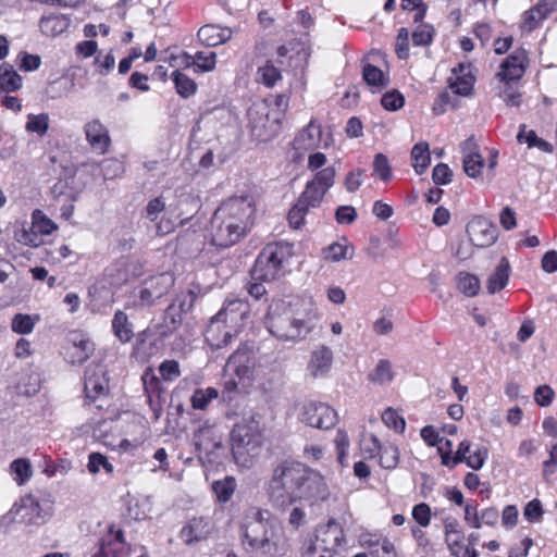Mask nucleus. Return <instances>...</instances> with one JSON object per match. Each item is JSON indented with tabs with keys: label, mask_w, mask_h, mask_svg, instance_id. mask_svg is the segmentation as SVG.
<instances>
[{
	"label": "nucleus",
	"mask_w": 557,
	"mask_h": 557,
	"mask_svg": "<svg viewBox=\"0 0 557 557\" xmlns=\"http://www.w3.org/2000/svg\"><path fill=\"white\" fill-rule=\"evenodd\" d=\"M265 491L270 504L282 510L298 500H325L330 496L324 478L293 459L282 460L273 467Z\"/></svg>",
	"instance_id": "1"
},
{
	"label": "nucleus",
	"mask_w": 557,
	"mask_h": 557,
	"mask_svg": "<svg viewBox=\"0 0 557 557\" xmlns=\"http://www.w3.org/2000/svg\"><path fill=\"white\" fill-rule=\"evenodd\" d=\"M244 549L263 557H283L289 549V542L282 522L268 509L249 506L239 521Z\"/></svg>",
	"instance_id": "2"
},
{
	"label": "nucleus",
	"mask_w": 557,
	"mask_h": 557,
	"mask_svg": "<svg viewBox=\"0 0 557 557\" xmlns=\"http://www.w3.org/2000/svg\"><path fill=\"white\" fill-rule=\"evenodd\" d=\"M313 314L301 300L281 301L270 307L267 327L277 339L298 342L313 329Z\"/></svg>",
	"instance_id": "3"
},
{
	"label": "nucleus",
	"mask_w": 557,
	"mask_h": 557,
	"mask_svg": "<svg viewBox=\"0 0 557 557\" xmlns=\"http://www.w3.org/2000/svg\"><path fill=\"white\" fill-rule=\"evenodd\" d=\"M245 313V305L240 300H234L210 319L205 337L212 350L226 347L233 342L239 332Z\"/></svg>",
	"instance_id": "4"
},
{
	"label": "nucleus",
	"mask_w": 557,
	"mask_h": 557,
	"mask_svg": "<svg viewBox=\"0 0 557 557\" xmlns=\"http://www.w3.org/2000/svg\"><path fill=\"white\" fill-rule=\"evenodd\" d=\"M290 259V247L284 243L268 244L258 255L250 271L255 281H276L285 275Z\"/></svg>",
	"instance_id": "5"
},
{
	"label": "nucleus",
	"mask_w": 557,
	"mask_h": 557,
	"mask_svg": "<svg viewBox=\"0 0 557 557\" xmlns=\"http://www.w3.org/2000/svg\"><path fill=\"white\" fill-rule=\"evenodd\" d=\"M263 441L264 436L260 424L253 418L235 424L231 432L232 453L235 461L244 467H249L252 458L258 455V449Z\"/></svg>",
	"instance_id": "6"
},
{
	"label": "nucleus",
	"mask_w": 557,
	"mask_h": 557,
	"mask_svg": "<svg viewBox=\"0 0 557 557\" xmlns=\"http://www.w3.org/2000/svg\"><path fill=\"white\" fill-rule=\"evenodd\" d=\"M345 542L344 530L335 520L317 527L313 537L304 543V557H333Z\"/></svg>",
	"instance_id": "7"
},
{
	"label": "nucleus",
	"mask_w": 557,
	"mask_h": 557,
	"mask_svg": "<svg viewBox=\"0 0 557 557\" xmlns=\"http://www.w3.org/2000/svg\"><path fill=\"white\" fill-rule=\"evenodd\" d=\"M214 212L247 236L253 225L255 200L248 195L232 197L225 200Z\"/></svg>",
	"instance_id": "8"
},
{
	"label": "nucleus",
	"mask_w": 557,
	"mask_h": 557,
	"mask_svg": "<svg viewBox=\"0 0 557 557\" xmlns=\"http://www.w3.org/2000/svg\"><path fill=\"white\" fill-rule=\"evenodd\" d=\"M247 117L249 129L256 139L268 141L274 136L278 117H270L267 100L255 101L247 110Z\"/></svg>",
	"instance_id": "9"
},
{
	"label": "nucleus",
	"mask_w": 557,
	"mask_h": 557,
	"mask_svg": "<svg viewBox=\"0 0 557 557\" xmlns=\"http://www.w3.org/2000/svg\"><path fill=\"white\" fill-rule=\"evenodd\" d=\"M9 516L14 522L39 525L46 522L49 513L35 496L26 495L13 505Z\"/></svg>",
	"instance_id": "10"
},
{
	"label": "nucleus",
	"mask_w": 557,
	"mask_h": 557,
	"mask_svg": "<svg viewBox=\"0 0 557 557\" xmlns=\"http://www.w3.org/2000/svg\"><path fill=\"white\" fill-rule=\"evenodd\" d=\"M256 367L253 344L242 343L228 357L225 371L235 374L239 380H251Z\"/></svg>",
	"instance_id": "11"
},
{
	"label": "nucleus",
	"mask_w": 557,
	"mask_h": 557,
	"mask_svg": "<svg viewBox=\"0 0 557 557\" xmlns=\"http://www.w3.org/2000/svg\"><path fill=\"white\" fill-rule=\"evenodd\" d=\"M95 351V344L87 333L71 331L66 336L65 359L71 364H82L89 359Z\"/></svg>",
	"instance_id": "12"
},
{
	"label": "nucleus",
	"mask_w": 557,
	"mask_h": 557,
	"mask_svg": "<svg viewBox=\"0 0 557 557\" xmlns=\"http://www.w3.org/2000/svg\"><path fill=\"white\" fill-rule=\"evenodd\" d=\"M174 276L170 273H161L144 281L138 289L139 305L143 307L152 306L163 297L174 285Z\"/></svg>",
	"instance_id": "13"
},
{
	"label": "nucleus",
	"mask_w": 557,
	"mask_h": 557,
	"mask_svg": "<svg viewBox=\"0 0 557 557\" xmlns=\"http://www.w3.org/2000/svg\"><path fill=\"white\" fill-rule=\"evenodd\" d=\"M246 235L240 233L226 220L213 213L210 221V243L221 249L230 248L240 242Z\"/></svg>",
	"instance_id": "14"
},
{
	"label": "nucleus",
	"mask_w": 557,
	"mask_h": 557,
	"mask_svg": "<svg viewBox=\"0 0 557 557\" xmlns=\"http://www.w3.org/2000/svg\"><path fill=\"white\" fill-rule=\"evenodd\" d=\"M301 420L309 426L329 430L335 425L337 414L324 403L309 401L302 408Z\"/></svg>",
	"instance_id": "15"
},
{
	"label": "nucleus",
	"mask_w": 557,
	"mask_h": 557,
	"mask_svg": "<svg viewBox=\"0 0 557 557\" xmlns=\"http://www.w3.org/2000/svg\"><path fill=\"white\" fill-rule=\"evenodd\" d=\"M467 234L475 247H488L497 238L496 226L483 216H475L467 225Z\"/></svg>",
	"instance_id": "16"
},
{
	"label": "nucleus",
	"mask_w": 557,
	"mask_h": 557,
	"mask_svg": "<svg viewBox=\"0 0 557 557\" xmlns=\"http://www.w3.org/2000/svg\"><path fill=\"white\" fill-rule=\"evenodd\" d=\"M213 524L209 518L195 517L181 530L180 537L186 545L207 540L212 533Z\"/></svg>",
	"instance_id": "17"
},
{
	"label": "nucleus",
	"mask_w": 557,
	"mask_h": 557,
	"mask_svg": "<svg viewBox=\"0 0 557 557\" xmlns=\"http://www.w3.org/2000/svg\"><path fill=\"white\" fill-rule=\"evenodd\" d=\"M527 60L525 50L517 49L503 61L497 76L505 82L519 79L524 74Z\"/></svg>",
	"instance_id": "18"
},
{
	"label": "nucleus",
	"mask_w": 557,
	"mask_h": 557,
	"mask_svg": "<svg viewBox=\"0 0 557 557\" xmlns=\"http://www.w3.org/2000/svg\"><path fill=\"white\" fill-rule=\"evenodd\" d=\"M184 302L176 306L171 304L164 311L162 322L154 325V332L160 337H168L173 334L182 324V313L186 311Z\"/></svg>",
	"instance_id": "19"
},
{
	"label": "nucleus",
	"mask_w": 557,
	"mask_h": 557,
	"mask_svg": "<svg viewBox=\"0 0 557 557\" xmlns=\"http://www.w3.org/2000/svg\"><path fill=\"white\" fill-rule=\"evenodd\" d=\"M333 363V351L325 345L315 348L308 363V371L314 379L325 376Z\"/></svg>",
	"instance_id": "20"
},
{
	"label": "nucleus",
	"mask_w": 557,
	"mask_h": 557,
	"mask_svg": "<svg viewBox=\"0 0 557 557\" xmlns=\"http://www.w3.org/2000/svg\"><path fill=\"white\" fill-rule=\"evenodd\" d=\"M129 548L121 530L102 540L99 550L92 557H128Z\"/></svg>",
	"instance_id": "21"
},
{
	"label": "nucleus",
	"mask_w": 557,
	"mask_h": 557,
	"mask_svg": "<svg viewBox=\"0 0 557 557\" xmlns=\"http://www.w3.org/2000/svg\"><path fill=\"white\" fill-rule=\"evenodd\" d=\"M84 391L86 397L91 400L107 393L108 381L102 367L96 366L86 370Z\"/></svg>",
	"instance_id": "22"
},
{
	"label": "nucleus",
	"mask_w": 557,
	"mask_h": 557,
	"mask_svg": "<svg viewBox=\"0 0 557 557\" xmlns=\"http://www.w3.org/2000/svg\"><path fill=\"white\" fill-rule=\"evenodd\" d=\"M85 135L91 148L103 154L110 145V137L107 127L99 121L94 120L85 125Z\"/></svg>",
	"instance_id": "23"
},
{
	"label": "nucleus",
	"mask_w": 557,
	"mask_h": 557,
	"mask_svg": "<svg viewBox=\"0 0 557 557\" xmlns=\"http://www.w3.org/2000/svg\"><path fill=\"white\" fill-rule=\"evenodd\" d=\"M322 129L314 120L302 128L294 138L293 146L295 150H311L319 146L321 141Z\"/></svg>",
	"instance_id": "24"
},
{
	"label": "nucleus",
	"mask_w": 557,
	"mask_h": 557,
	"mask_svg": "<svg viewBox=\"0 0 557 557\" xmlns=\"http://www.w3.org/2000/svg\"><path fill=\"white\" fill-rule=\"evenodd\" d=\"M199 41L207 47H215L226 42L232 37V30L230 28H221L215 25H205L197 34Z\"/></svg>",
	"instance_id": "25"
},
{
	"label": "nucleus",
	"mask_w": 557,
	"mask_h": 557,
	"mask_svg": "<svg viewBox=\"0 0 557 557\" xmlns=\"http://www.w3.org/2000/svg\"><path fill=\"white\" fill-rule=\"evenodd\" d=\"M71 24V20L63 14L42 16L39 22L44 35L55 37L64 33Z\"/></svg>",
	"instance_id": "26"
},
{
	"label": "nucleus",
	"mask_w": 557,
	"mask_h": 557,
	"mask_svg": "<svg viewBox=\"0 0 557 557\" xmlns=\"http://www.w3.org/2000/svg\"><path fill=\"white\" fill-rule=\"evenodd\" d=\"M510 273V264L507 258L503 257L500 259L499 264L496 267L495 271L490 275L487 280V292L490 294H495L503 288L508 283Z\"/></svg>",
	"instance_id": "27"
},
{
	"label": "nucleus",
	"mask_w": 557,
	"mask_h": 557,
	"mask_svg": "<svg viewBox=\"0 0 557 557\" xmlns=\"http://www.w3.org/2000/svg\"><path fill=\"white\" fill-rule=\"evenodd\" d=\"M196 446L205 450L206 454H211L222 446L220 436L215 435L211 426H201L195 434Z\"/></svg>",
	"instance_id": "28"
},
{
	"label": "nucleus",
	"mask_w": 557,
	"mask_h": 557,
	"mask_svg": "<svg viewBox=\"0 0 557 557\" xmlns=\"http://www.w3.org/2000/svg\"><path fill=\"white\" fill-rule=\"evenodd\" d=\"M112 330L114 335L122 343H128L134 337L133 324L128 320L127 314L117 310L112 319Z\"/></svg>",
	"instance_id": "29"
},
{
	"label": "nucleus",
	"mask_w": 557,
	"mask_h": 557,
	"mask_svg": "<svg viewBox=\"0 0 557 557\" xmlns=\"http://www.w3.org/2000/svg\"><path fill=\"white\" fill-rule=\"evenodd\" d=\"M22 87V77L11 64L0 65V89L7 92L16 91Z\"/></svg>",
	"instance_id": "30"
},
{
	"label": "nucleus",
	"mask_w": 557,
	"mask_h": 557,
	"mask_svg": "<svg viewBox=\"0 0 557 557\" xmlns=\"http://www.w3.org/2000/svg\"><path fill=\"white\" fill-rule=\"evenodd\" d=\"M471 443L468 441H462L456 454L454 456L449 455V451H445L443 446L438 447V454L442 459V463L446 467L454 468L460 462H465L467 457L470 454Z\"/></svg>",
	"instance_id": "31"
},
{
	"label": "nucleus",
	"mask_w": 557,
	"mask_h": 557,
	"mask_svg": "<svg viewBox=\"0 0 557 557\" xmlns=\"http://www.w3.org/2000/svg\"><path fill=\"white\" fill-rule=\"evenodd\" d=\"M10 471L17 485H24L33 475V467L27 458H18L11 462Z\"/></svg>",
	"instance_id": "32"
},
{
	"label": "nucleus",
	"mask_w": 557,
	"mask_h": 557,
	"mask_svg": "<svg viewBox=\"0 0 557 557\" xmlns=\"http://www.w3.org/2000/svg\"><path fill=\"white\" fill-rule=\"evenodd\" d=\"M325 193L313 183L308 182L305 190L298 198V202L302 205L307 210L317 208L320 206Z\"/></svg>",
	"instance_id": "33"
},
{
	"label": "nucleus",
	"mask_w": 557,
	"mask_h": 557,
	"mask_svg": "<svg viewBox=\"0 0 557 557\" xmlns=\"http://www.w3.org/2000/svg\"><path fill=\"white\" fill-rule=\"evenodd\" d=\"M411 158L413 160L412 166L417 174H422L431 162L428 143H418L411 150Z\"/></svg>",
	"instance_id": "34"
},
{
	"label": "nucleus",
	"mask_w": 557,
	"mask_h": 557,
	"mask_svg": "<svg viewBox=\"0 0 557 557\" xmlns=\"http://www.w3.org/2000/svg\"><path fill=\"white\" fill-rule=\"evenodd\" d=\"M184 57L186 58L187 65L194 64L201 72H210L215 67L216 54L214 52L199 51L194 57L184 53Z\"/></svg>",
	"instance_id": "35"
},
{
	"label": "nucleus",
	"mask_w": 557,
	"mask_h": 557,
	"mask_svg": "<svg viewBox=\"0 0 557 557\" xmlns=\"http://www.w3.org/2000/svg\"><path fill=\"white\" fill-rule=\"evenodd\" d=\"M218 396L219 392L214 387L197 388L190 397L191 407L197 410H205Z\"/></svg>",
	"instance_id": "36"
},
{
	"label": "nucleus",
	"mask_w": 557,
	"mask_h": 557,
	"mask_svg": "<svg viewBox=\"0 0 557 557\" xmlns=\"http://www.w3.org/2000/svg\"><path fill=\"white\" fill-rule=\"evenodd\" d=\"M39 321V315L17 313L13 317L11 327L17 334H30L35 324Z\"/></svg>",
	"instance_id": "37"
},
{
	"label": "nucleus",
	"mask_w": 557,
	"mask_h": 557,
	"mask_svg": "<svg viewBox=\"0 0 557 557\" xmlns=\"http://www.w3.org/2000/svg\"><path fill=\"white\" fill-rule=\"evenodd\" d=\"M172 78L176 88V91L180 96L184 98H188L189 96L194 95L197 89V85L189 76L186 74L174 71L172 74Z\"/></svg>",
	"instance_id": "38"
},
{
	"label": "nucleus",
	"mask_w": 557,
	"mask_h": 557,
	"mask_svg": "<svg viewBox=\"0 0 557 557\" xmlns=\"http://www.w3.org/2000/svg\"><path fill=\"white\" fill-rule=\"evenodd\" d=\"M377 456L380 457V465L384 469H395L399 462L398 447L392 443L384 444Z\"/></svg>",
	"instance_id": "39"
},
{
	"label": "nucleus",
	"mask_w": 557,
	"mask_h": 557,
	"mask_svg": "<svg viewBox=\"0 0 557 557\" xmlns=\"http://www.w3.org/2000/svg\"><path fill=\"white\" fill-rule=\"evenodd\" d=\"M362 76L366 83L373 87L383 88L389 83L388 77L384 75L382 70L372 64L364 65Z\"/></svg>",
	"instance_id": "40"
},
{
	"label": "nucleus",
	"mask_w": 557,
	"mask_h": 557,
	"mask_svg": "<svg viewBox=\"0 0 557 557\" xmlns=\"http://www.w3.org/2000/svg\"><path fill=\"white\" fill-rule=\"evenodd\" d=\"M236 488V481L232 476H226L221 481H215L212 484V490L221 503L228 502Z\"/></svg>",
	"instance_id": "41"
},
{
	"label": "nucleus",
	"mask_w": 557,
	"mask_h": 557,
	"mask_svg": "<svg viewBox=\"0 0 557 557\" xmlns=\"http://www.w3.org/2000/svg\"><path fill=\"white\" fill-rule=\"evenodd\" d=\"M393 377L394 373L392 371V364L386 359L380 360L374 370L369 374V379L371 382L381 385L389 383L393 380Z\"/></svg>",
	"instance_id": "42"
},
{
	"label": "nucleus",
	"mask_w": 557,
	"mask_h": 557,
	"mask_svg": "<svg viewBox=\"0 0 557 557\" xmlns=\"http://www.w3.org/2000/svg\"><path fill=\"white\" fill-rule=\"evenodd\" d=\"M354 255V248L349 245L333 243L324 250L326 260L338 262L341 260L350 259Z\"/></svg>",
	"instance_id": "43"
},
{
	"label": "nucleus",
	"mask_w": 557,
	"mask_h": 557,
	"mask_svg": "<svg viewBox=\"0 0 557 557\" xmlns=\"http://www.w3.org/2000/svg\"><path fill=\"white\" fill-rule=\"evenodd\" d=\"M49 128V115L46 113L41 114H28L25 129L29 133H36L39 136L47 134Z\"/></svg>",
	"instance_id": "44"
},
{
	"label": "nucleus",
	"mask_w": 557,
	"mask_h": 557,
	"mask_svg": "<svg viewBox=\"0 0 557 557\" xmlns=\"http://www.w3.org/2000/svg\"><path fill=\"white\" fill-rule=\"evenodd\" d=\"M458 289L468 297L475 296L480 290V280L470 273H459Z\"/></svg>",
	"instance_id": "45"
},
{
	"label": "nucleus",
	"mask_w": 557,
	"mask_h": 557,
	"mask_svg": "<svg viewBox=\"0 0 557 557\" xmlns=\"http://www.w3.org/2000/svg\"><path fill=\"white\" fill-rule=\"evenodd\" d=\"M32 219L33 228L38 231L40 235H50L57 228L53 221L46 216L40 210H35L32 214Z\"/></svg>",
	"instance_id": "46"
},
{
	"label": "nucleus",
	"mask_w": 557,
	"mask_h": 557,
	"mask_svg": "<svg viewBox=\"0 0 557 557\" xmlns=\"http://www.w3.org/2000/svg\"><path fill=\"white\" fill-rule=\"evenodd\" d=\"M373 175L379 176L382 181L392 180V168L387 157L384 153H376L373 160Z\"/></svg>",
	"instance_id": "47"
},
{
	"label": "nucleus",
	"mask_w": 557,
	"mask_h": 557,
	"mask_svg": "<svg viewBox=\"0 0 557 557\" xmlns=\"http://www.w3.org/2000/svg\"><path fill=\"white\" fill-rule=\"evenodd\" d=\"M88 471L92 474H96L100 471V469H104L107 473H112L114 467L111 462H109L108 458L100 453H91L88 456Z\"/></svg>",
	"instance_id": "48"
},
{
	"label": "nucleus",
	"mask_w": 557,
	"mask_h": 557,
	"mask_svg": "<svg viewBox=\"0 0 557 557\" xmlns=\"http://www.w3.org/2000/svg\"><path fill=\"white\" fill-rule=\"evenodd\" d=\"M259 81L267 87H273L282 78L281 72L271 62L258 69Z\"/></svg>",
	"instance_id": "49"
},
{
	"label": "nucleus",
	"mask_w": 557,
	"mask_h": 557,
	"mask_svg": "<svg viewBox=\"0 0 557 557\" xmlns=\"http://www.w3.org/2000/svg\"><path fill=\"white\" fill-rule=\"evenodd\" d=\"M462 164L468 176L476 177L482 171L484 159L479 152L474 154H466L463 156Z\"/></svg>",
	"instance_id": "50"
},
{
	"label": "nucleus",
	"mask_w": 557,
	"mask_h": 557,
	"mask_svg": "<svg viewBox=\"0 0 557 557\" xmlns=\"http://www.w3.org/2000/svg\"><path fill=\"white\" fill-rule=\"evenodd\" d=\"M336 171L333 166L324 168L319 171L314 178L310 181L315 186L320 187L325 194L333 186Z\"/></svg>",
	"instance_id": "51"
},
{
	"label": "nucleus",
	"mask_w": 557,
	"mask_h": 557,
	"mask_svg": "<svg viewBox=\"0 0 557 557\" xmlns=\"http://www.w3.org/2000/svg\"><path fill=\"white\" fill-rule=\"evenodd\" d=\"M449 86L453 91L460 96H469L473 88L474 78L472 75L463 74V76H457L455 81L449 79Z\"/></svg>",
	"instance_id": "52"
},
{
	"label": "nucleus",
	"mask_w": 557,
	"mask_h": 557,
	"mask_svg": "<svg viewBox=\"0 0 557 557\" xmlns=\"http://www.w3.org/2000/svg\"><path fill=\"white\" fill-rule=\"evenodd\" d=\"M382 421L387 428L394 429L396 432L403 433L405 431V419L393 408H387L383 411Z\"/></svg>",
	"instance_id": "53"
},
{
	"label": "nucleus",
	"mask_w": 557,
	"mask_h": 557,
	"mask_svg": "<svg viewBox=\"0 0 557 557\" xmlns=\"http://www.w3.org/2000/svg\"><path fill=\"white\" fill-rule=\"evenodd\" d=\"M361 449L364 454H368L369 458H374L379 455L382 449V444L373 433H369L362 436L360 441Z\"/></svg>",
	"instance_id": "54"
},
{
	"label": "nucleus",
	"mask_w": 557,
	"mask_h": 557,
	"mask_svg": "<svg viewBox=\"0 0 557 557\" xmlns=\"http://www.w3.org/2000/svg\"><path fill=\"white\" fill-rule=\"evenodd\" d=\"M15 239L29 247H38L42 243L40 235H38V231L33 227L30 230L22 228L21 231L15 232Z\"/></svg>",
	"instance_id": "55"
},
{
	"label": "nucleus",
	"mask_w": 557,
	"mask_h": 557,
	"mask_svg": "<svg viewBox=\"0 0 557 557\" xmlns=\"http://www.w3.org/2000/svg\"><path fill=\"white\" fill-rule=\"evenodd\" d=\"M100 168L104 180H112L123 172V163L117 159H106Z\"/></svg>",
	"instance_id": "56"
},
{
	"label": "nucleus",
	"mask_w": 557,
	"mask_h": 557,
	"mask_svg": "<svg viewBox=\"0 0 557 557\" xmlns=\"http://www.w3.org/2000/svg\"><path fill=\"white\" fill-rule=\"evenodd\" d=\"M308 211L309 210H307L305 207H302L301 203L297 201L288 212L287 218L289 225L295 230L301 228L305 223V216L308 213Z\"/></svg>",
	"instance_id": "57"
},
{
	"label": "nucleus",
	"mask_w": 557,
	"mask_h": 557,
	"mask_svg": "<svg viewBox=\"0 0 557 557\" xmlns=\"http://www.w3.org/2000/svg\"><path fill=\"white\" fill-rule=\"evenodd\" d=\"M404 96L397 90L386 92L381 99L383 108L389 111L400 109L404 106Z\"/></svg>",
	"instance_id": "58"
},
{
	"label": "nucleus",
	"mask_w": 557,
	"mask_h": 557,
	"mask_svg": "<svg viewBox=\"0 0 557 557\" xmlns=\"http://www.w3.org/2000/svg\"><path fill=\"white\" fill-rule=\"evenodd\" d=\"M159 372L163 380L173 381L181 375L180 364L175 360H164L159 366Z\"/></svg>",
	"instance_id": "59"
},
{
	"label": "nucleus",
	"mask_w": 557,
	"mask_h": 557,
	"mask_svg": "<svg viewBox=\"0 0 557 557\" xmlns=\"http://www.w3.org/2000/svg\"><path fill=\"white\" fill-rule=\"evenodd\" d=\"M453 172L445 163H438L434 166L432 172V180L436 185H446L450 183Z\"/></svg>",
	"instance_id": "60"
},
{
	"label": "nucleus",
	"mask_w": 557,
	"mask_h": 557,
	"mask_svg": "<svg viewBox=\"0 0 557 557\" xmlns=\"http://www.w3.org/2000/svg\"><path fill=\"white\" fill-rule=\"evenodd\" d=\"M487 456V449L485 447H479L472 454H469L465 462L473 470H480L484 466Z\"/></svg>",
	"instance_id": "61"
},
{
	"label": "nucleus",
	"mask_w": 557,
	"mask_h": 557,
	"mask_svg": "<svg viewBox=\"0 0 557 557\" xmlns=\"http://www.w3.org/2000/svg\"><path fill=\"white\" fill-rule=\"evenodd\" d=\"M412 517L420 527H428L431 522V509L425 503L416 505L412 508Z\"/></svg>",
	"instance_id": "62"
},
{
	"label": "nucleus",
	"mask_w": 557,
	"mask_h": 557,
	"mask_svg": "<svg viewBox=\"0 0 557 557\" xmlns=\"http://www.w3.org/2000/svg\"><path fill=\"white\" fill-rule=\"evenodd\" d=\"M364 176L366 171L361 169L349 172L344 182L347 191L355 193L362 185Z\"/></svg>",
	"instance_id": "63"
},
{
	"label": "nucleus",
	"mask_w": 557,
	"mask_h": 557,
	"mask_svg": "<svg viewBox=\"0 0 557 557\" xmlns=\"http://www.w3.org/2000/svg\"><path fill=\"white\" fill-rule=\"evenodd\" d=\"M555 393L548 385H540L534 392V400L541 407H547L552 404Z\"/></svg>",
	"instance_id": "64"
}]
</instances>
